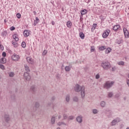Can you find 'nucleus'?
<instances>
[{
  "label": "nucleus",
  "instance_id": "nucleus-5",
  "mask_svg": "<svg viewBox=\"0 0 129 129\" xmlns=\"http://www.w3.org/2000/svg\"><path fill=\"white\" fill-rule=\"evenodd\" d=\"M119 121H120V118H119L118 117L116 118L111 122L110 125L112 126H113L114 125H116V124H117V123H118V122H119Z\"/></svg>",
  "mask_w": 129,
  "mask_h": 129
},
{
  "label": "nucleus",
  "instance_id": "nucleus-24",
  "mask_svg": "<svg viewBox=\"0 0 129 129\" xmlns=\"http://www.w3.org/2000/svg\"><path fill=\"white\" fill-rule=\"evenodd\" d=\"M39 23V18L38 17H36V20L34 21V22L33 23L34 26H36L37 24Z\"/></svg>",
  "mask_w": 129,
  "mask_h": 129
},
{
  "label": "nucleus",
  "instance_id": "nucleus-35",
  "mask_svg": "<svg viewBox=\"0 0 129 129\" xmlns=\"http://www.w3.org/2000/svg\"><path fill=\"white\" fill-rule=\"evenodd\" d=\"M74 101H75L76 102H77L78 101V97L75 96L73 98Z\"/></svg>",
  "mask_w": 129,
  "mask_h": 129
},
{
  "label": "nucleus",
  "instance_id": "nucleus-43",
  "mask_svg": "<svg viewBox=\"0 0 129 129\" xmlns=\"http://www.w3.org/2000/svg\"><path fill=\"white\" fill-rule=\"evenodd\" d=\"M15 29H16V28H15V27H14V26L10 27L11 31H14V30H15Z\"/></svg>",
  "mask_w": 129,
  "mask_h": 129
},
{
  "label": "nucleus",
  "instance_id": "nucleus-30",
  "mask_svg": "<svg viewBox=\"0 0 129 129\" xmlns=\"http://www.w3.org/2000/svg\"><path fill=\"white\" fill-rule=\"evenodd\" d=\"M7 31H3L1 35L2 36V37H6L7 36Z\"/></svg>",
  "mask_w": 129,
  "mask_h": 129
},
{
  "label": "nucleus",
  "instance_id": "nucleus-57",
  "mask_svg": "<svg viewBox=\"0 0 129 129\" xmlns=\"http://www.w3.org/2000/svg\"><path fill=\"white\" fill-rule=\"evenodd\" d=\"M0 46H2V45L1 44V43H0Z\"/></svg>",
  "mask_w": 129,
  "mask_h": 129
},
{
  "label": "nucleus",
  "instance_id": "nucleus-40",
  "mask_svg": "<svg viewBox=\"0 0 129 129\" xmlns=\"http://www.w3.org/2000/svg\"><path fill=\"white\" fill-rule=\"evenodd\" d=\"M46 54H47V50H44L42 53V56H46Z\"/></svg>",
  "mask_w": 129,
  "mask_h": 129
},
{
  "label": "nucleus",
  "instance_id": "nucleus-41",
  "mask_svg": "<svg viewBox=\"0 0 129 129\" xmlns=\"http://www.w3.org/2000/svg\"><path fill=\"white\" fill-rule=\"evenodd\" d=\"M100 77V76H99V74H97L96 75L95 78L96 79H99Z\"/></svg>",
  "mask_w": 129,
  "mask_h": 129
},
{
  "label": "nucleus",
  "instance_id": "nucleus-50",
  "mask_svg": "<svg viewBox=\"0 0 129 129\" xmlns=\"http://www.w3.org/2000/svg\"><path fill=\"white\" fill-rule=\"evenodd\" d=\"M51 24H52V26H54V25H55V22L54 21H52Z\"/></svg>",
  "mask_w": 129,
  "mask_h": 129
},
{
  "label": "nucleus",
  "instance_id": "nucleus-34",
  "mask_svg": "<svg viewBox=\"0 0 129 129\" xmlns=\"http://www.w3.org/2000/svg\"><path fill=\"white\" fill-rule=\"evenodd\" d=\"M21 46L23 48H26V42H22L21 44Z\"/></svg>",
  "mask_w": 129,
  "mask_h": 129
},
{
  "label": "nucleus",
  "instance_id": "nucleus-19",
  "mask_svg": "<svg viewBox=\"0 0 129 129\" xmlns=\"http://www.w3.org/2000/svg\"><path fill=\"white\" fill-rule=\"evenodd\" d=\"M110 52H111V48L110 47L107 48L105 51L106 54H109Z\"/></svg>",
  "mask_w": 129,
  "mask_h": 129
},
{
  "label": "nucleus",
  "instance_id": "nucleus-52",
  "mask_svg": "<svg viewBox=\"0 0 129 129\" xmlns=\"http://www.w3.org/2000/svg\"><path fill=\"white\" fill-rule=\"evenodd\" d=\"M58 119H60V118H61V115H58Z\"/></svg>",
  "mask_w": 129,
  "mask_h": 129
},
{
  "label": "nucleus",
  "instance_id": "nucleus-51",
  "mask_svg": "<svg viewBox=\"0 0 129 129\" xmlns=\"http://www.w3.org/2000/svg\"><path fill=\"white\" fill-rule=\"evenodd\" d=\"M55 97H52V98H51V99H52V100H55Z\"/></svg>",
  "mask_w": 129,
  "mask_h": 129
},
{
  "label": "nucleus",
  "instance_id": "nucleus-58",
  "mask_svg": "<svg viewBox=\"0 0 129 129\" xmlns=\"http://www.w3.org/2000/svg\"><path fill=\"white\" fill-rule=\"evenodd\" d=\"M1 77H0V79H1Z\"/></svg>",
  "mask_w": 129,
  "mask_h": 129
},
{
  "label": "nucleus",
  "instance_id": "nucleus-48",
  "mask_svg": "<svg viewBox=\"0 0 129 129\" xmlns=\"http://www.w3.org/2000/svg\"><path fill=\"white\" fill-rule=\"evenodd\" d=\"M109 113H110V115H112V111L109 110Z\"/></svg>",
  "mask_w": 129,
  "mask_h": 129
},
{
  "label": "nucleus",
  "instance_id": "nucleus-42",
  "mask_svg": "<svg viewBox=\"0 0 129 129\" xmlns=\"http://www.w3.org/2000/svg\"><path fill=\"white\" fill-rule=\"evenodd\" d=\"M69 119H70L71 120H72L74 119V116H70L69 117Z\"/></svg>",
  "mask_w": 129,
  "mask_h": 129
},
{
  "label": "nucleus",
  "instance_id": "nucleus-29",
  "mask_svg": "<svg viewBox=\"0 0 129 129\" xmlns=\"http://www.w3.org/2000/svg\"><path fill=\"white\" fill-rule=\"evenodd\" d=\"M100 105L101 107H104V106H105V102L103 101H101L100 103Z\"/></svg>",
  "mask_w": 129,
  "mask_h": 129
},
{
  "label": "nucleus",
  "instance_id": "nucleus-49",
  "mask_svg": "<svg viewBox=\"0 0 129 129\" xmlns=\"http://www.w3.org/2000/svg\"><path fill=\"white\" fill-rule=\"evenodd\" d=\"M126 83H127L128 86L129 87V80H127Z\"/></svg>",
  "mask_w": 129,
  "mask_h": 129
},
{
  "label": "nucleus",
  "instance_id": "nucleus-32",
  "mask_svg": "<svg viewBox=\"0 0 129 129\" xmlns=\"http://www.w3.org/2000/svg\"><path fill=\"white\" fill-rule=\"evenodd\" d=\"M113 96V93L112 92L108 93V97H111Z\"/></svg>",
  "mask_w": 129,
  "mask_h": 129
},
{
  "label": "nucleus",
  "instance_id": "nucleus-33",
  "mask_svg": "<svg viewBox=\"0 0 129 129\" xmlns=\"http://www.w3.org/2000/svg\"><path fill=\"white\" fill-rule=\"evenodd\" d=\"M0 62L2 64H5V63H6V60H5V58H2L0 59Z\"/></svg>",
  "mask_w": 129,
  "mask_h": 129
},
{
  "label": "nucleus",
  "instance_id": "nucleus-3",
  "mask_svg": "<svg viewBox=\"0 0 129 129\" xmlns=\"http://www.w3.org/2000/svg\"><path fill=\"white\" fill-rule=\"evenodd\" d=\"M113 84H114V82L113 81H106L104 85V88H105V89H109V88L113 86Z\"/></svg>",
  "mask_w": 129,
  "mask_h": 129
},
{
  "label": "nucleus",
  "instance_id": "nucleus-31",
  "mask_svg": "<svg viewBox=\"0 0 129 129\" xmlns=\"http://www.w3.org/2000/svg\"><path fill=\"white\" fill-rule=\"evenodd\" d=\"M118 65L123 66L124 65V62L123 61H119L117 62Z\"/></svg>",
  "mask_w": 129,
  "mask_h": 129
},
{
  "label": "nucleus",
  "instance_id": "nucleus-44",
  "mask_svg": "<svg viewBox=\"0 0 129 129\" xmlns=\"http://www.w3.org/2000/svg\"><path fill=\"white\" fill-rule=\"evenodd\" d=\"M67 117H68V115H67V114H63V118L64 119H66L67 118Z\"/></svg>",
  "mask_w": 129,
  "mask_h": 129
},
{
  "label": "nucleus",
  "instance_id": "nucleus-6",
  "mask_svg": "<svg viewBox=\"0 0 129 129\" xmlns=\"http://www.w3.org/2000/svg\"><path fill=\"white\" fill-rule=\"evenodd\" d=\"M12 59L14 61H19L20 60V56L16 54H14L12 56Z\"/></svg>",
  "mask_w": 129,
  "mask_h": 129
},
{
  "label": "nucleus",
  "instance_id": "nucleus-47",
  "mask_svg": "<svg viewBox=\"0 0 129 129\" xmlns=\"http://www.w3.org/2000/svg\"><path fill=\"white\" fill-rule=\"evenodd\" d=\"M115 70H116V68L115 67L112 68V71H115Z\"/></svg>",
  "mask_w": 129,
  "mask_h": 129
},
{
  "label": "nucleus",
  "instance_id": "nucleus-18",
  "mask_svg": "<svg viewBox=\"0 0 129 129\" xmlns=\"http://www.w3.org/2000/svg\"><path fill=\"white\" fill-rule=\"evenodd\" d=\"M13 38L15 40L16 42H17V41H19V38L18 37V35L17 34H14L13 35Z\"/></svg>",
  "mask_w": 129,
  "mask_h": 129
},
{
  "label": "nucleus",
  "instance_id": "nucleus-9",
  "mask_svg": "<svg viewBox=\"0 0 129 129\" xmlns=\"http://www.w3.org/2000/svg\"><path fill=\"white\" fill-rule=\"evenodd\" d=\"M124 35L125 36V38H128L129 37V33H128V31H127V29L126 28H124L123 29Z\"/></svg>",
  "mask_w": 129,
  "mask_h": 129
},
{
  "label": "nucleus",
  "instance_id": "nucleus-28",
  "mask_svg": "<svg viewBox=\"0 0 129 129\" xmlns=\"http://www.w3.org/2000/svg\"><path fill=\"white\" fill-rule=\"evenodd\" d=\"M66 100L67 102H69L70 100V96L69 95H67Z\"/></svg>",
  "mask_w": 129,
  "mask_h": 129
},
{
  "label": "nucleus",
  "instance_id": "nucleus-20",
  "mask_svg": "<svg viewBox=\"0 0 129 129\" xmlns=\"http://www.w3.org/2000/svg\"><path fill=\"white\" fill-rule=\"evenodd\" d=\"M67 26L68 28H71L72 26V23L71 22V21H68L67 23Z\"/></svg>",
  "mask_w": 129,
  "mask_h": 129
},
{
  "label": "nucleus",
  "instance_id": "nucleus-1",
  "mask_svg": "<svg viewBox=\"0 0 129 129\" xmlns=\"http://www.w3.org/2000/svg\"><path fill=\"white\" fill-rule=\"evenodd\" d=\"M75 90L76 92L81 91L82 98H84L85 96V87L84 86H80L79 85H76L75 87Z\"/></svg>",
  "mask_w": 129,
  "mask_h": 129
},
{
  "label": "nucleus",
  "instance_id": "nucleus-12",
  "mask_svg": "<svg viewBox=\"0 0 129 129\" xmlns=\"http://www.w3.org/2000/svg\"><path fill=\"white\" fill-rule=\"evenodd\" d=\"M4 119L7 122H8V121L10 120V115L8 113L5 114L4 115Z\"/></svg>",
  "mask_w": 129,
  "mask_h": 129
},
{
  "label": "nucleus",
  "instance_id": "nucleus-27",
  "mask_svg": "<svg viewBox=\"0 0 129 129\" xmlns=\"http://www.w3.org/2000/svg\"><path fill=\"white\" fill-rule=\"evenodd\" d=\"M9 77H14L15 76V73L14 72H10L9 73Z\"/></svg>",
  "mask_w": 129,
  "mask_h": 129
},
{
  "label": "nucleus",
  "instance_id": "nucleus-16",
  "mask_svg": "<svg viewBox=\"0 0 129 129\" xmlns=\"http://www.w3.org/2000/svg\"><path fill=\"white\" fill-rule=\"evenodd\" d=\"M40 106V104L38 102H36L35 104V106L33 107V110H37V109L38 107Z\"/></svg>",
  "mask_w": 129,
  "mask_h": 129
},
{
  "label": "nucleus",
  "instance_id": "nucleus-39",
  "mask_svg": "<svg viewBox=\"0 0 129 129\" xmlns=\"http://www.w3.org/2000/svg\"><path fill=\"white\" fill-rule=\"evenodd\" d=\"M12 44L14 47H17V42L16 41H12Z\"/></svg>",
  "mask_w": 129,
  "mask_h": 129
},
{
  "label": "nucleus",
  "instance_id": "nucleus-38",
  "mask_svg": "<svg viewBox=\"0 0 129 129\" xmlns=\"http://www.w3.org/2000/svg\"><path fill=\"white\" fill-rule=\"evenodd\" d=\"M16 17L17 18H18V19H21V14L17 13L16 15Z\"/></svg>",
  "mask_w": 129,
  "mask_h": 129
},
{
  "label": "nucleus",
  "instance_id": "nucleus-4",
  "mask_svg": "<svg viewBox=\"0 0 129 129\" xmlns=\"http://www.w3.org/2000/svg\"><path fill=\"white\" fill-rule=\"evenodd\" d=\"M101 66L105 70H108L111 67L110 63L108 61H103L101 63Z\"/></svg>",
  "mask_w": 129,
  "mask_h": 129
},
{
  "label": "nucleus",
  "instance_id": "nucleus-45",
  "mask_svg": "<svg viewBox=\"0 0 129 129\" xmlns=\"http://www.w3.org/2000/svg\"><path fill=\"white\" fill-rule=\"evenodd\" d=\"M2 56L3 57H6L7 56V53H6L5 52H3V53H2Z\"/></svg>",
  "mask_w": 129,
  "mask_h": 129
},
{
  "label": "nucleus",
  "instance_id": "nucleus-26",
  "mask_svg": "<svg viewBox=\"0 0 129 129\" xmlns=\"http://www.w3.org/2000/svg\"><path fill=\"white\" fill-rule=\"evenodd\" d=\"M105 49H106V46H100L99 48V50H100V51H103L105 50Z\"/></svg>",
  "mask_w": 129,
  "mask_h": 129
},
{
  "label": "nucleus",
  "instance_id": "nucleus-14",
  "mask_svg": "<svg viewBox=\"0 0 129 129\" xmlns=\"http://www.w3.org/2000/svg\"><path fill=\"white\" fill-rule=\"evenodd\" d=\"M72 68V67H71L70 66H68L65 67L64 69L67 72H69V71H70V70H71Z\"/></svg>",
  "mask_w": 129,
  "mask_h": 129
},
{
  "label": "nucleus",
  "instance_id": "nucleus-56",
  "mask_svg": "<svg viewBox=\"0 0 129 129\" xmlns=\"http://www.w3.org/2000/svg\"><path fill=\"white\" fill-rule=\"evenodd\" d=\"M128 78H129V75H128Z\"/></svg>",
  "mask_w": 129,
  "mask_h": 129
},
{
  "label": "nucleus",
  "instance_id": "nucleus-54",
  "mask_svg": "<svg viewBox=\"0 0 129 129\" xmlns=\"http://www.w3.org/2000/svg\"><path fill=\"white\" fill-rule=\"evenodd\" d=\"M56 129H61L60 127H57Z\"/></svg>",
  "mask_w": 129,
  "mask_h": 129
},
{
  "label": "nucleus",
  "instance_id": "nucleus-10",
  "mask_svg": "<svg viewBox=\"0 0 129 129\" xmlns=\"http://www.w3.org/2000/svg\"><path fill=\"white\" fill-rule=\"evenodd\" d=\"M23 35L25 37H29L30 36V31L28 30H25L23 32Z\"/></svg>",
  "mask_w": 129,
  "mask_h": 129
},
{
  "label": "nucleus",
  "instance_id": "nucleus-17",
  "mask_svg": "<svg viewBox=\"0 0 129 129\" xmlns=\"http://www.w3.org/2000/svg\"><path fill=\"white\" fill-rule=\"evenodd\" d=\"M81 14L82 16H83L84 15H86V14H87V10H86V9L81 10Z\"/></svg>",
  "mask_w": 129,
  "mask_h": 129
},
{
  "label": "nucleus",
  "instance_id": "nucleus-21",
  "mask_svg": "<svg viewBox=\"0 0 129 129\" xmlns=\"http://www.w3.org/2000/svg\"><path fill=\"white\" fill-rule=\"evenodd\" d=\"M56 118V116H53L51 119V122L52 124L55 123V118Z\"/></svg>",
  "mask_w": 129,
  "mask_h": 129
},
{
  "label": "nucleus",
  "instance_id": "nucleus-8",
  "mask_svg": "<svg viewBox=\"0 0 129 129\" xmlns=\"http://www.w3.org/2000/svg\"><path fill=\"white\" fill-rule=\"evenodd\" d=\"M83 117L82 115H80L77 117L76 120L78 122H79V123H81V122L83 121Z\"/></svg>",
  "mask_w": 129,
  "mask_h": 129
},
{
  "label": "nucleus",
  "instance_id": "nucleus-15",
  "mask_svg": "<svg viewBox=\"0 0 129 129\" xmlns=\"http://www.w3.org/2000/svg\"><path fill=\"white\" fill-rule=\"evenodd\" d=\"M96 27H97V24L96 23L93 24L91 28V32H94L95 29H96Z\"/></svg>",
  "mask_w": 129,
  "mask_h": 129
},
{
  "label": "nucleus",
  "instance_id": "nucleus-23",
  "mask_svg": "<svg viewBox=\"0 0 129 129\" xmlns=\"http://www.w3.org/2000/svg\"><path fill=\"white\" fill-rule=\"evenodd\" d=\"M98 112L99 111L97 109H92V113H93V114H97V113H98Z\"/></svg>",
  "mask_w": 129,
  "mask_h": 129
},
{
  "label": "nucleus",
  "instance_id": "nucleus-53",
  "mask_svg": "<svg viewBox=\"0 0 129 129\" xmlns=\"http://www.w3.org/2000/svg\"><path fill=\"white\" fill-rule=\"evenodd\" d=\"M124 100H125V99H126V98L124 97Z\"/></svg>",
  "mask_w": 129,
  "mask_h": 129
},
{
  "label": "nucleus",
  "instance_id": "nucleus-7",
  "mask_svg": "<svg viewBox=\"0 0 129 129\" xmlns=\"http://www.w3.org/2000/svg\"><path fill=\"white\" fill-rule=\"evenodd\" d=\"M109 33H110V31L109 30H106L103 33V38H107V37H108V35H109Z\"/></svg>",
  "mask_w": 129,
  "mask_h": 129
},
{
  "label": "nucleus",
  "instance_id": "nucleus-22",
  "mask_svg": "<svg viewBox=\"0 0 129 129\" xmlns=\"http://www.w3.org/2000/svg\"><path fill=\"white\" fill-rule=\"evenodd\" d=\"M80 37L81 39H83L85 38V36L84 35V33L83 32H80L79 33Z\"/></svg>",
  "mask_w": 129,
  "mask_h": 129
},
{
  "label": "nucleus",
  "instance_id": "nucleus-11",
  "mask_svg": "<svg viewBox=\"0 0 129 129\" xmlns=\"http://www.w3.org/2000/svg\"><path fill=\"white\" fill-rule=\"evenodd\" d=\"M27 61L30 64H34V60H33V58H32L30 57H27Z\"/></svg>",
  "mask_w": 129,
  "mask_h": 129
},
{
  "label": "nucleus",
  "instance_id": "nucleus-55",
  "mask_svg": "<svg viewBox=\"0 0 129 129\" xmlns=\"http://www.w3.org/2000/svg\"><path fill=\"white\" fill-rule=\"evenodd\" d=\"M126 129H129V127H127Z\"/></svg>",
  "mask_w": 129,
  "mask_h": 129
},
{
  "label": "nucleus",
  "instance_id": "nucleus-13",
  "mask_svg": "<svg viewBox=\"0 0 129 129\" xmlns=\"http://www.w3.org/2000/svg\"><path fill=\"white\" fill-rule=\"evenodd\" d=\"M119 28H120L119 25H116L113 27V31H117V30H119Z\"/></svg>",
  "mask_w": 129,
  "mask_h": 129
},
{
  "label": "nucleus",
  "instance_id": "nucleus-36",
  "mask_svg": "<svg viewBox=\"0 0 129 129\" xmlns=\"http://www.w3.org/2000/svg\"><path fill=\"white\" fill-rule=\"evenodd\" d=\"M95 51V48H94V46H91V52H94Z\"/></svg>",
  "mask_w": 129,
  "mask_h": 129
},
{
  "label": "nucleus",
  "instance_id": "nucleus-2",
  "mask_svg": "<svg viewBox=\"0 0 129 129\" xmlns=\"http://www.w3.org/2000/svg\"><path fill=\"white\" fill-rule=\"evenodd\" d=\"M24 67L26 71V72L24 73V78L26 80H27V81H29V80L31 79V76H30V74H29V72L30 71V68L27 64H25Z\"/></svg>",
  "mask_w": 129,
  "mask_h": 129
},
{
  "label": "nucleus",
  "instance_id": "nucleus-25",
  "mask_svg": "<svg viewBox=\"0 0 129 129\" xmlns=\"http://www.w3.org/2000/svg\"><path fill=\"white\" fill-rule=\"evenodd\" d=\"M62 124L63 125H67V124L63 121L59 122L58 123H57V125L59 126L62 125Z\"/></svg>",
  "mask_w": 129,
  "mask_h": 129
},
{
  "label": "nucleus",
  "instance_id": "nucleus-37",
  "mask_svg": "<svg viewBox=\"0 0 129 129\" xmlns=\"http://www.w3.org/2000/svg\"><path fill=\"white\" fill-rule=\"evenodd\" d=\"M0 68L2 69V70H5V66L2 64H0Z\"/></svg>",
  "mask_w": 129,
  "mask_h": 129
},
{
  "label": "nucleus",
  "instance_id": "nucleus-46",
  "mask_svg": "<svg viewBox=\"0 0 129 129\" xmlns=\"http://www.w3.org/2000/svg\"><path fill=\"white\" fill-rule=\"evenodd\" d=\"M31 89L32 90V91H35V86L31 87Z\"/></svg>",
  "mask_w": 129,
  "mask_h": 129
}]
</instances>
